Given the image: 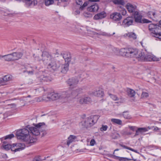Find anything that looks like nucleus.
<instances>
[{"label":"nucleus","mask_w":161,"mask_h":161,"mask_svg":"<svg viewBox=\"0 0 161 161\" xmlns=\"http://www.w3.org/2000/svg\"><path fill=\"white\" fill-rule=\"evenodd\" d=\"M43 122L39 123L35 125V127L25 128L18 130L16 133V136L19 139L21 140L28 144L34 143L36 140V136L40 134V127L44 125Z\"/></svg>","instance_id":"f257e3e1"},{"label":"nucleus","mask_w":161,"mask_h":161,"mask_svg":"<svg viewBox=\"0 0 161 161\" xmlns=\"http://www.w3.org/2000/svg\"><path fill=\"white\" fill-rule=\"evenodd\" d=\"M120 54L128 58H136L141 61H158V58L153 55L147 53L146 51L142 52L131 48H122L119 51Z\"/></svg>","instance_id":"f03ea898"},{"label":"nucleus","mask_w":161,"mask_h":161,"mask_svg":"<svg viewBox=\"0 0 161 161\" xmlns=\"http://www.w3.org/2000/svg\"><path fill=\"white\" fill-rule=\"evenodd\" d=\"M99 118L97 115L90 116L84 119L81 122L80 124L86 128L90 127L97 123Z\"/></svg>","instance_id":"7ed1b4c3"},{"label":"nucleus","mask_w":161,"mask_h":161,"mask_svg":"<svg viewBox=\"0 0 161 161\" xmlns=\"http://www.w3.org/2000/svg\"><path fill=\"white\" fill-rule=\"evenodd\" d=\"M42 58H40L38 56H36L35 57V60L38 61H40L42 60L44 63L48 64L53 59H54L52 57L48 52H46L42 53Z\"/></svg>","instance_id":"20e7f679"},{"label":"nucleus","mask_w":161,"mask_h":161,"mask_svg":"<svg viewBox=\"0 0 161 161\" xmlns=\"http://www.w3.org/2000/svg\"><path fill=\"white\" fill-rule=\"evenodd\" d=\"M60 67V64L54 58L51 61L47 64V69L52 71H57L59 70Z\"/></svg>","instance_id":"39448f33"},{"label":"nucleus","mask_w":161,"mask_h":161,"mask_svg":"<svg viewBox=\"0 0 161 161\" xmlns=\"http://www.w3.org/2000/svg\"><path fill=\"white\" fill-rule=\"evenodd\" d=\"M66 92H64L62 93H55L54 92H51L48 95L47 97L48 99H51L54 100L61 98L65 97H66L64 96L65 95Z\"/></svg>","instance_id":"423d86ee"},{"label":"nucleus","mask_w":161,"mask_h":161,"mask_svg":"<svg viewBox=\"0 0 161 161\" xmlns=\"http://www.w3.org/2000/svg\"><path fill=\"white\" fill-rule=\"evenodd\" d=\"M80 75H78L77 78L73 77L69 79L67 82L68 85L71 88L75 87L76 85L78 84L79 80L78 78H81Z\"/></svg>","instance_id":"0eeeda50"},{"label":"nucleus","mask_w":161,"mask_h":161,"mask_svg":"<svg viewBox=\"0 0 161 161\" xmlns=\"http://www.w3.org/2000/svg\"><path fill=\"white\" fill-rule=\"evenodd\" d=\"M161 25L160 23L158 24H150L149 25L148 28L149 31H151V35L153 36L154 34L156 32H158V31L161 29Z\"/></svg>","instance_id":"6e6552de"},{"label":"nucleus","mask_w":161,"mask_h":161,"mask_svg":"<svg viewBox=\"0 0 161 161\" xmlns=\"http://www.w3.org/2000/svg\"><path fill=\"white\" fill-rule=\"evenodd\" d=\"M13 145L12 151L14 152L22 150L24 149L25 147V145L23 143H14L13 144Z\"/></svg>","instance_id":"1a4fd4ad"},{"label":"nucleus","mask_w":161,"mask_h":161,"mask_svg":"<svg viewBox=\"0 0 161 161\" xmlns=\"http://www.w3.org/2000/svg\"><path fill=\"white\" fill-rule=\"evenodd\" d=\"M126 8L129 12L132 13L133 14H135L137 15L138 14V12L136 10V6L135 5L128 3L126 4Z\"/></svg>","instance_id":"9d476101"},{"label":"nucleus","mask_w":161,"mask_h":161,"mask_svg":"<svg viewBox=\"0 0 161 161\" xmlns=\"http://www.w3.org/2000/svg\"><path fill=\"white\" fill-rule=\"evenodd\" d=\"M134 20V19L132 17H128L123 20L122 24L125 27H128L132 25Z\"/></svg>","instance_id":"9b49d317"},{"label":"nucleus","mask_w":161,"mask_h":161,"mask_svg":"<svg viewBox=\"0 0 161 161\" xmlns=\"http://www.w3.org/2000/svg\"><path fill=\"white\" fill-rule=\"evenodd\" d=\"M110 18L113 20L119 21L121 19L122 17L120 13L114 12L110 14Z\"/></svg>","instance_id":"f8f14e48"},{"label":"nucleus","mask_w":161,"mask_h":161,"mask_svg":"<svg viewBox=\"0 0 161 161\" xmlns=\"http://www.w3.org/2000/svg\"><path fill=\"white\" fill-rule=\"evenodd\" d=\"M92 101L91 99L87 96L82 97L78 100V102L81 104H88Z\"/></svg>","instance_id":"ddd939ff"},{"label":"nucleus","mask_w":161,"mask_h":161,"mask_svg":"<svg viewBox=\"0 0 161 161\" xmlns=\"http://www.w3.org/2000/svg\"><path fill=\"white\" fill-rule=\"evenodd\" d=\"M93 94L96 96L99 97H102L104 95V93L103 90L100 88H97L93 92Z\"/></svg>","instance_id":"4468645a"},{"label":"nucleus","mask_w":161,"mask_h":161,"mask_svg":"<svg viewBox=\"0 0 161 161\" xmlns=\"http://www.w3.org/2000/svg\"><path fill=\"white\" fill-rule=\"evenodd\" d=\"M106 16V13L103 11L95 14L93 17V19L95 20H99L104 18Z\"/></svg>","instance_id":"2eb2a0df"},{"label":"nucleus","mask_w":161,"mask_h":161,"mask_svg":"<svg viewBox=\"0 0 161 161\" xmlns=\"http://www.w3.org/2000/svg\"><path fill=\"white\" fill-rule=\"evenodd\" d=\"M14 61L18 60L22 57L23 53L21 52H15L12 53Z\"/></svg>","instance_id":"dca6fc26"},{"label":"nucleus","mask_w":161,"mask_h":161,"mask_svg":"<svg viewBox=\"0 0 161 161\" xmlns=\"http://www.w3.org/2000/svg\"><path fill=\"white\" fill-rule=\"evenodd\" d=\"M69 64L68 63L60 65V71L63 73H66L69 69Z\"/></svg>","instance_id":"f3484780"},{"label":"nucleus","mask_w":161,"mask_h":161,"mask_svg":"<svg viewBox=\"0 0 161 161\" xmlns=\"http://www.w3.org/2000/svg\"><path fill=\"white\" fill-rule=\"evenodd\" d=\"M22 1L25 3L27 7H29L31 5L35 6L37 4L36 0H22Z\"/></svg>","instance_id":"a211bd4d"},{"label":"nucleus","mask_w":161,"mask_h":161,"mask_svg":"<svg viewBox=\"0 0 161 161\" xmlns=\"http://www.w3.org/2000/svg\"><path fill=\"white\" fill-rule=\"evenodd\" d=\"M99 8L98 5L96 3L91 6L88 8V10L91 12H96Z\"/></svg>","instance_id":"6ab92c4d"},{"label":"nucleus","mask_w":161,"mask_h":161,"mask_svg":"<svg viewBox=\"0 0 161 161\" xmlns=\"http://www.w3.org/2000/svg\"><path fill=\"white\" fill-rule=\"evenodd\" d=\"M61 56L64 59L66 62L67 63L70 62L71 60V56L70 54L69 53H65L63 54H61Z\"/></svg>","instance_id":"aec40b11"},{"label":"nucleus","mask_w":161,"mask_h":161,"mask_svg":"<svg viewBox=\"0 0 161 161\" xmlns=\"http://www.w3.org/2000/svg\"><path fill=\"white\" fill-rule=\"evenodd\" d=\"M134 18L135 19V21L137 23H142V16L141 14H139V13L137 15L135 14H133Z\"/></svg>","instance_id":"412c9836"},{"label":"nucleus","mask_w":161,"mask_h":161,"mask_svg":"<svg viewBox=\"0 0 161 161\" xmlns=\"http://www.w3.org/2000/svg\"><path fill=\"white\" fill-rule=\"evenodd\" d=\"M76 138V137L73 135H71L68 138V140L67 142V144L68 146H69L71 143L73 142Z\"/></svg>","instance_id":"4be33fe9"},{"label":"nucleus","mask_w":161,"mask_h":161,"mask_svg":"<svg viewBox=\"0 0 161 161\" xmlns=\"http://www.w3.org/2000/svg\"><path fill=\"white\" fill-rule=\"evenodd\" d=\"M4 60L8 62L14 61L12 53L5 55Z\"/></svg>","instance_id":"5701e85b"},{"label":"nucleus","mask_w":161,"mask_h":161,"mask_svg":"<svg viewBox=\"0 0 161 161\" xmlns=\"http://www.w3.org/2000/svg\"><path fill=\"white\" fill-rule=\"evenodd\" d=\"M127 92L128 96L130 97H134L136 94L134 90L131 89H128Z\"/></svg>","instance_id":"b1692460"},{"label":"nucleus","mask_w":161,"mask_h":161,"mask_svg":"<svg viewBox=\"0 0 161 161\" xmlns=\"http://www.w3.org/2000/svg\"><path fill=\"white\" fill-rule=\"evenodd\" d=\"M126 35L130 38H132L133 39H136V34L133 32H130L125 34L124 36Z\"/></svg>","instance_id":"393cba45"},{"label":"nucleus","mask_w":161,"mask_h":161,"mask_svg":"<svg viewBox=\"0 0 161 161\" xmlns=\"http://www.w3.org/2000/svg\"><path fill=\"white\" fill-rule=\"evenodd\" d=\"M111 120L114 124H116L119 125H121L122 124V121L119 119H112Z\"/></svg>","instance_id":"a878e982"},{"label":"nucleus","mask_w":161,"mask_h":161,"mask_svg":"<svg viewBox=\"0 0 161 161\" xmlns=\"http://www.w3.org/2000/svg\"><path fill=\"white\" fill-rule=\"evenodd\" d=\"M113 3L115 4L124 5L125 4L123 0H112Z\"/></svg>","instance_id":"bb28decb"},{"label":"nucleus","mask_w":161,"mask_h":161,"mask_svg":"<svg viewBox=\"0 0 161 161\" xmlns=\"http://www.w3.org/2000/svg\"><path fill=\"white\" fill-rule=\"evenodd\" d=\"M25 69L26 70H24L23 71V72L24 73H25L26 72H27L28 74L29 75H33V74L34 72V70H30L31 69H32V68L30 66H27L26 67H25Z\"/></svg>","instance_id":"cd10ccee"},{"label":"nucleus","mask_w":161,"mask_h":161,"mask_svg":"<svg viewBox=\"0 0 161 161\" xmlns=\"http://www.w3.org/2000/svg\"><path fill=\"white\" fill-rule=\"evenodd\" d=\"M119 145L120 146L122 147L123 148L129 149L130 151H132L135 152L136 153H138L139 154V153L138 152L137 150L134 149L130 147H127V146H126L125 145H122V144H120Z\"/></svg>","instance_id":"c85d7f7f"},{"label":"nucleus","mask_w":161,"mask_h":161,"mask_svg":"<svg viewBox=\"0 0 161 161\" xmlns=\"http://www.w3.org/2000/svg\"><path fill=\"white\" fill-rule=\"evenodd\" d=\"M84 28L83 27H80L78 25L75 26V31L77 33H82V31L83 30Z\"/></svg>","instance_id":"c756f323"},{"label":"nucleus","mask_w":161,"mask_h":161,"mask_svg":"<svg viewBox=\"0 0 161 161\" xmlns=\"http://www.w3.org/2000/svg\"><path fill=\"white\" fill-rule=\"evenodd\" d=\"M118 10L120 12L121 14L123 15H125L127 13V11L125 9L122 7V6H119L118 8Z\"/></svg>","instance_id":"7c9ffc66"},{"label":"nucleus","mask_w":161,"mask_h":161,"mask_svg":"<svg viewBox=\"0 0 161 161\" xmlns=\"http://www.w3.org/2000/svg\"><path fill=\"white\" fill-rule=\"evenodd\" d=\"M14 137V135L13 134H11L8 135H7L5 137L1 138V141H3V140L6 139H10Z\"/></svg>","instance_id":"2f4dec72"},{"label":"nucleus","mask_w":161,"mask_h":161,"mask_svg":"<svg viewBox=\"0 0 161 161\" xmlns=\"http://www.w3.org/2000/svg\"><path fill=\"white\" fill-rule=\"evenodd\" d=\"M122 114L125 119H130L131 118L130 116L128 111L123 112Z\"/></svg>","instance_id":"473e14b6"},{"label":"nucleus","mask_w":161,"mask_h":161,"mask_svg":"<svg viewBox=\"0 0 161 161\" xmlns=\"http://www.w3.org/2000/svg\"><path fill=\"white\" fill-rule=\"evenodd\" d=\"M158 32H156L153 35V36L159 39H161V29H159V31H158Z\"/></svg>","instance_id":"72a5a7b5"},{"label":"nucleus","mask_w":161,"mask_h":161,"mask_svg":"<svg viewBox=\"0 0 161 161\" xmlns=\"http://www.w3.org/2000/svg\"><path fill=\"white\" fill-rule=\"evenodd\" d=\"M40 80L42 82L43 81L48 82L51 80L50 78L47 76H43L40 79Z\"/></svg>","instance_id":"f704fd0d"},{"label":"nucleus","mask_w":161,"mask_h":161,"mask_svg":"<svg viewBox=\"0 0 161 161\" xmlns=\"http://www.w3.org/2000/svg\"><path fill=\"white\" fill-rule=\"evenodd\" d=\"M3 78L5 81L7 83L9 81H10L12 78V76L9 75H7L4 76Z\"/></svg>","instance_id":"c9c22d12"},{"label":"nucleus","mask_w":161,"mask_h":161,"mask_svg":"<svg viewBox=\"0 0 161 161\" xmlns=\"http://www.w3.org/2000/svg\"><path fill=\"white\" fill-rule=\"evenodd\" d=\"M44 3L46 6H48L53 4L54 3V1L53 0H45Z\"/></svg>","instance_id":"e433bc0d"},{"label":"nucleus","mask_w":161,"mask_h":161,"mask_svg":"<svg viewBox=\"0 0 161 161\" xmlns=\"http://www.w3.org/2000/svg\"><path fill=\"white\" fill-rule=\"evenodd\" d=\"M108 128V127L107 125H102L101 127L100 128V130L103 132V131H106L107 130Z\"/></svg>","instance_id":"4c0bfd02"},{"label":"nucleus","mask_w":161,"mask_h":161,"mask_svg":"<svg viewBox=\"0 0 161 161\" xmlns=\"http://www.w3.org/2000/svg\"><path fill=\"white\" fill-rule=\"evenodd\" d=\"M13 145H11L10 144H7L3 145V148L6 150H8L10 149H11L12 150V148H13Z\"/></svg>","instance_id":"58836bf2"},{"label":"nucleus","mask_w":161,"mask_h":161,"mask_svg":"<svg viewBox=\"0 0 161 161\" xmlns=\"http://www.w3.org/2000/svg\"><path fill=\"white\" fill-rule=\"evenodd\" d=\"M138 131L140 133H142L143 132H146L148 131L147 128L145 127L138 128L137 129Z\"/></svg>","instance_id":"ea45409f"},{"label":"nucleus","mask_w":161,"mask_h":161,"mask_svg":"<svg viewBox=\"0 0 161 161\" xmlns=\"http://www.w3.org/2000/svg\"><path fill=\"white\" fill-rule=\"evenodd\" d=\"M109 96L114 101H117L119 100L118 98L115 95L108 93Z\"/></svg>","instance_id":"a19ab883"},{"label":"nucleus","mask_w":161,"mask_h":161,"mask_svg":"<svg viewBox=\"0 0 161 161\" xmlns=\"http://www.w3.org/2000/svg\"><path fill=\"white\" fill-rule=\"evenodd\" d=\"M0 84L2 86L6 85L7 84V83L5 81L3 77L0 79Z\"/></svg>","instance_id":"79ce46f5"},{"label":"nucleus","mask_w":161,"mask_h":161,"mask_svg":"<svg viewBox=\"0 0 161 161\" xmlns=\"http://www.w3.org/2000/svg\"><path fill=\"white\" fill-rule=\"evenodd\" d=\"M149 96V94L147 92H142L141 97L142 98H146Z\"/></svg>","instance_id":"37998d69"},{"label":"nucleus","mask_w":161,"mask_h":161,"mask_svg":"<svg viewBox=\"0 0 161 161\" xmlns=\"http://www.w3.org/2000/svg\"><path fill=\"white\" fill-rule=\"evenodd\" d=\"M88 4V3L87 2H85L82 6H81L80 7V9L81 10H83L84 8Z\"/></svg>","instance_id":"c03bdc74"},{"label":"nucleus","mask_w":161,"mask_h":161,"mask_svg":"<svg viewBox=\"0 0 161 161\" xmlns=\"http://www.w3.org/2000/svg\"><path fill=\"white\" fill-rule=\"evenodd\" d=\"M76 3L77 4L81 6L83 3L82 0H75Z\"/></svg>","instance_id":"a18cd8bd"},{"label":"nucleus","mask_w":161,"mask_h":161,"mask_svg":"<svg viewBox=\"0 0 161 161\" xmlns=\"http://www.w3.org/2000/svg\"><path fill=\"white\" fill-rule=\"evenodd\" d=\"M120 161H127L126 159V158L120 157H117Z\"/></svg>","instance_id":"49530a36"},{"label":"nucleus","mask_w":161,"mask_h":161,"mask_svg":"<svg viewBox=\"0 0 161 161\" xmlns=\"http://www.w3.org/2000/svg\"><path fill=\"white\" fill-rule=\"evenodd\" d=\"M82 89L81 88H78L76 89L75 91L77 94H79L81 93L82 92Z\"/></svg>","instance_id":"de8ad7c7"},{"label":"nucleus","mask_w":161,"mask_h":161,"mask_svg":"<svg viewBox=\"0 0 161 161\" xmlns=\"http://www.w3.org/2000/svg\"><path fill=\"white\" fill-rule=\"evenodd\" d=\"M96 143V142L94 139H92L90 142V145L91 146H93Z\"/></svg>","instance_id":"09e8293b"},{"label":"nucleus","mask_w":161,"mask_h":161,"mask_svg":"<svg viewBox=\"0 0 161 161\" xmlns=\"http://www.w3.org/2000/svg\"><path fill=\"white\" fill-rule=\"evenodd\" d=\"M84 15L85 17H89L91 16V14L89 12H85L84 14Z\"/></svg>","instance_id":"8fccbe9b"},{"label":"nucleus","mask_w":161,"mask_h":161,"mask_svg":"<svg viewBox=\"0 0 161 161\" xmlns=\"http://www.w3.org/2000/svg\"><path fill=\"white\" fill-rule=\"evenodd\" d=\"M35 100L36 102H41L42 100H45V99H43L42 97H37L35 98Z\"/></svg>","instance_id":"3c124183"},{"label":"nucleus","mask_w":161,"mask_h":161,"mask_svg":"<svg viewBox=\"0 0 161 161\" xmlns=\"http://www.w3.org/2000/svg\"><path fill=\"white\" fill-rule=\"evenodd\" d=\"M153 14V12L149 11V12H148V13H147V15L149 17H150L151 18L153 19V18L152 17Z\"/></svg>","instance_id":"603ef678"},{"label":"nucleus","mask_w":161,"mask_h":161,"mask_svg":"<svg viewBox=\"0 0 161 161\" xmlns=\"http://www.w3.org/2000/svg\"><path fill=\"white\" fill-rule=\"evenodd\" d=\"M142 22L143 23H149L151 22V21H149V20H148V19H143L142 20Z\"/></svg>","instance_id":"864d4df0"},{"label":"nucleus","mask_w":161,"mask_h":161,"mask_svg":"<svg viewBox=\"0 0 161 161\" xmlns=\"http://www.w3.org/2000/svg\"><path fill=\"white\" fill-rule=\"evenodd\" d=\"M33 161H41L39 157H36L34 158Z\"/></svg>","instance_id":"5fc2aeb1"},{"label":"nucleus","mask_w":161,"mask_h":161,"mask_svg":"<svg viewBox=\"0 0 161 161\" xmlns=\"http://www.w3.org/2000/svg\"><path fill=\"white\" fill-rule=\"evenodd\" d=\"M80 11L79 9L76 10L74 12V14L75 15L79 14H80Z\"/></svg>","instance_id":"6e6d98bb"},{"label":"nucleus","mask_w":161,"mask_h":161,"mask_svg":"<svg viewBox=\"0 0 161 161\" xmlns=\"http://www.w3.org/2000/svg\"><path fill=\"white\" fill-rule=\"evenodd\" d=\"M129 128L131 130L133 131H134L135 130L136 127L135 126H129Z\"/></svg>","instance_id":"4d7b16f0"},{"label":"nucleus","mask_w":161,"mask_h":161,"mask_svg":"<svg viewBox=\"0 0 161 161\" xmlns=\"http://www.w3.org/2000/svg\"><path fill=\"white\" fill-rule=\"evenodd\" d=\"M103 35L107 36H110L112 35L106 33H103Z\"/></svg>","instance_id":"13d9d810"},{"label":"nucleus","mask_w":161,"mask_h":161,"mask_svg":"<svg viewBox=\"0 0 161 161\" xmlns=\"http://www.w3.org/2000/svg\"><path fill=\"white\" fill-rule=\"evenodd\" d=\"M136 133L134 135L135 136H137L139 135V133H140L139 131H138L137 129V130H136Z\"/></svg>","instance_id":"bf43d9fd"},{"label":"nucleus","mask_w":161,"mask_h":161,"mask_svg":"<svg viewBox=\"0 0 161 161\" xmlns=\"http://www.w3.org/2000/svg\"><path fill=\"white\" fill-rule=\"evenodd\" d=\"M159 130L160 128L157 127H155L154 129V130L155 131H158Z\"/></svg>","instance_id":"052dcab7"},{"label":"nucleus","mask_w":161,"mask_h":161,"mask_svg":"<svg viewBox=\"0 0 161 161\" xmlns=\"http://www.w3.org/2000/svg\"><path fill=\"white\" fill-rule=\"evenodd\" d=\"M89 1L91 2H97L99 1V0H89Z\"/></svg>","instance_id":"680f3d73"},{"label":"nucleus","mask_w":161,"mask_h":161,"mask_svg":"<svg viewBox=\"0 0 161 161\" xmlns=\"http://www.w3.org/2000/svg\"><path fill=\"white\" fill-rule=\"evenodd\" d=\"M155 15H156V14L155 12H153V14H152V18H155Z\"/></svg>","instance_id":"e2e57ef3"},{"label":"nucleus","mask_w":161,"mask_h":161,"mask_svg":"<svg viewBox=\"0 0 161 161\" xmlns=\"http://www.w3.org/2000/svg\"><path fill=\"white\" fill-rule=\"evenodd\" d=\"M4 57H5V55H2L0 54V59H1L2 58H3L4 59Z\"/></svg>","instance_id":"0e129e2a"},{"label":"nucleus","mask_w":161,"mask_h":161,"mask_svg":"<svg viewBox=\"0 0 161 161\" xmlns=\"http://www.w3.org/2000/svg\"><path fill=\"white\" fill-rule=\"evenodd\" d=\"M126 159H127V161H133V160H132L133 159H130L128 158H126Z\"/></svg>","instance_id":"69168bd1"},{"label":"nucleus","mask_w":161,"mask_h":161,"mask_svg":"<svg viewBox=\"0 0 161 161\" xmlns=\"http://www.w3.org/2000/svg\"><path fill=\"white\" fill-rule=\"evenodd\" d=\"M119 150V149H116L114 150V152L116 151H118ZM114 152L113 153L114 154Z\"/></svg>","instance_id":"338daca9"},{"label":"nucleus","mask_w":161,"mask_h":161,"mask_svg":"<svg viewBox=\"0 0 161 161\" xmlns=\"http://www.w3.org/2000/svg\"><path fill=\"white\" fill-rule=\"evenodd\" d=\"M159 23H160V25H161V20L159 21ZM160 28H161V27Z\"/></svg>","instance_id":"774afa93"}]
</instances>
